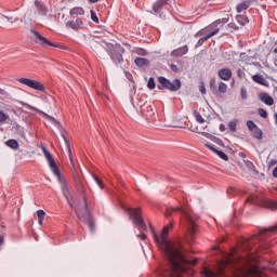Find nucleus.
Masks as SVG:
<instances>
[{
  "mask_svg": "<svg viewBox=\"0 0 277 277\" xmlns=\"http://www.w3.org/2000/svg\"><path fill=\"white\" fill-rule=\"evenodd\" d=\"M150 230L155 243L164 252L169 261V265L160 269V277H184L185 272H187L185 265H189V262L185 260V255H183L182 251L183 247L180 242H171L168 240L170 226H164L160 235H157L153 225H150Z\"/></svg>",
  "mask_w": 277,
  "mask_h": 277,
  "instance_id": "obj_1",
  "label": "nucleus"
},
{
  "mask_svg": "<svg viewBox=\"0 0 277 277\" xmlns=\"http://www.w3.org/2000/svg\"><path fill=\"white\" fill-rule=\"evenodd\" d=\"M230 271L232 277H261L259 266L252 263V258L239 255V250L233 249L229 253H223V259L216 264V272L203 268V277L224 276L226 271Z\"/></svg>",
  "mask_w": 277,
  "mask_h": 277,
  "instance_id": "obj_2",
  "label": "nucleus"
},
{
  "mask_svg": "<svg viewBox=\"0 0 277 277\" xmlns=\"http://www.w3.org/2000/svg\"><path fill=\"white\" fill-rule=\"evenodd\" d=\"M272 235H277V224L267 228H263L260 230L259 235L253 236L252 238H246L240 246V250L242 252H251L253 243H260L259 250H267V248H272L274 246L273 242H268L267 238L272 237Z\"/></svg>",
  "mask_w": 277,
  "mask_h": 277,
  "instance_id": "obj_3",
  "label": "nucleus"
},
{
  "mask_svg": "<svg viewBox=\"0 0 277 277\" xmlns=\"http://www.w3.org/2000/svg\"><path fill=\"white\" fill-rule=\"evenodd\" d=\"M198 215L194 213L193 210H182V224H186L188 236L190 237V241L196 239L195 235L198 233V225L196 221L198 220Z\"/></svg>",
  "mask_w": 277,
  "mask_h": 277,
  "instance_id": "obj_4",
  "label": "nucleus"
},
{
  "mask_svg": "<svg viewBox=\"0 0 277 277\" xmlns=\"http://www.w3.org/2000/svg\"><path fill=\"white\" fill-rule=\"evenodd\" d=\"M172 0H157L153 5V12L160 18H166L168 12H170V5Z\"/></svg>",
  "mask_w": 277,
  "mask_h": 277,
  "instance_id": "obj_5",
  "label": "nucleus"
},
{
  "mask_svg": "<svg viewBox=\"0 0 277 277\" xmlns=\"http://www.w3.org/2000/svg\"><path fill=\"white\" fill-rule=\"evenodd\" d=\"M220 21H215L212 24L208 25L203 29L199 30L195 38H200L202 36H207L210 40V38H213V36H217L220 34V29H222V25H220Z\"/></svg>",
  "mask_w": 277,
  "mask_h": 277,
  "instance_id": "obj_6",
  "label": "nucleus"
},
{
  "mask_svg": "<svg viewBox=\"0 0 277 277\" xmlns=\"http://www.w3.org/2000/svg\"><path fill=\"white\" fill-rule=\"evenodd\" d=\"M158 90H169L170 92H179L181 80L174 79L172 82L166 77H158Z\"/></svg>",
  "mask_w": 277,
  "mask_h": 277,
  "instance_id": "obj_7",
  "label": "nucleus"
},
{
  "mask_svg": "<svg viewBox=\"0 0 277 277\" xmlns=\"http://www.w3.org/2000/svg\"><path fill=\"white\" fill-rule=\"evenodd\" d=\"M76 215L81 222H84V224H87L89 230H91L92 233L96 230V227L94 226V220L92 219V212H90L89 209H77Z\"/></svg>",
  "mask_w": 277,
  "mask_h": 277,
  "instance_id": "obj_8",
  "label": "nucleus"
},
{
  "mask_svg": "<svg viewBox=\"0 0 277 277\" xmlns=\"http://www.w3.org/2000/svg\"><path fill=\"white\" fill-rule=\"evenodd\" d=\"M127 213L133 224L137 225L140 230H146V222H144V217L142 216V210L140 209H128Z\"/></svg>",
  "mask_w": 277,
  "mask_h": 277,
  "instance_id": "obj_9",
  "label": "nucleus"
},
{
  "mask_svg": "<svg viewBox=\"0 0 277 277\" xmlns=\"http://www.w3.org/2000/svg\"><path fill=\"white\" fill-rule=\"evenodd\" d=\"M108 48L106 49L108 55H110V58L113 62L116 64H122V53H124V48L120 45H107Z\"/></svg>",
  "mask_w": 277,
  "mask_h": 277,
  "instance_id": "obj_10",
  "label": "nucleus"
},
{
  "mask_svg": "<svg viewBox=\"0 0 277 277\" xmlns=\"http://www.w3.org/2000/svg\"><path fill=\"white\" fill-rule=\"evenodd\" d=\"M30 34H32L31 40H34V42H36V44H40L41 47H54L55 49L61 48L60 44H55V43L49 41V39H47L44 36H42L36 29H30Z\"/></svg>",
  "mask_w": 277,
  "mask_h": 277,
  "instance_id": "obj_11",
  "label": "nucleus"
},
{
  "mask_svg": "<svg viewBox=\"0 0 277 277\" xmlns=\"http://www.w3.org/2000/svg\"><path fill=\"white\" fill-rule=\"evenodd\" d=\"M17 81L18 83H22L23 85H27L32 90H38L39 92H47V88H44V84H42L40 81L31 80L29 78H19Z\"/></svg>",
  "mask_w": 277,
  "mask_h": 277,
  "instance_id": "obj_12",
  "label": "nucleus"
},
{
  "mask_svg": "<svg viewBox=\"0 0 277 277\" xmlns=\"http://www.w3.org/2000/svg\"><path fill=\"white\" fill-rule=\"evenodd\" d=\"M55 176L58 179L63 195L66 197L67 200H70V198H72V188L68 185L66 177L62 176L61 172H58V174H55Z\"/></svg>",
  "mask_w": 277,
  "mask_h": 277,
  "instance_id": "obj_13",
  "label": "nucleus"
},
{
  "mask_svg": "<svg viewBox=\"0 0 277 277\" xmlns=\"http://www.w3.org/2000/svg\"><path fill=\"white\" fill-rule=\"evenodd\" d=\"M41 150L53 172V174H60V169H57V164L55 163V159H53V155H51V153L49 150H47V147L42 146Z\"/></svg>",
  "mask_w": 277,
  "mask_h": 277,
  "instance_id": "obj_14",
  "label": "nucleus"
},
{
  "mask_svg": "<svg viewBox=\"0 0 277 277\" xmlns=\"http://www.w3.org/2000/svg\"><path fill=\"white\" fill-rule=\"evenodd\" d=\"M67 29H74V31H79L83 27V19L81 17H76L66 23Z\"/></svg>",
  "mask_w": 277,
  "mask_h": 277,
  "instance_id": "obj_15",
  "label": "nucleus"
},
{
  "mask_svg": "<svg viewBox=\"0 0 277 277\" xmlns=\"http://www.w3.org/2000/svg\"><path fill=\"white\" fill-rule=\"evenodd\" d=\"M253 3H256V0H243L242 2L237 4L236 12H238V14H241V12L252 6Z\"/></svg>",
  "mask_w": 277,
  "mask_h": 277,
  "instance_id": "obj_16",
  "label": "nucleus"
},
{
  "mask_svg": "<svg viewBox=\"0 0 277 277\" xmlns=\"http://www.w3.org/2000/svg\"><path fill=\"white\" fill-rule=\"evenodd\" d=\"M217 75L220 79H223V81H230L233 77V71L228 68H223L217 71Z\"/></svg>",
  "mask_w": 277,
  "mask_h": 277,
  "instance_id": "obj_17",
  "label": "nucleus"
},
{
  "mask_svg": "<svg viewBox=\"0 0 277 277\" xmlns=\"http://www.w3.org/2000/svg\"><path fill=\"white\" fill-rule=\"evenodd\" d=\"M189 47L184 45L181 48H177L171 52L172 57H183V55H186L188 53Z\"/></svg>",
  "mask_w": 277,
  "mask_h": 277,
  "instance_id": "obj_18",
  "label": "nucleus"
},
{
  "mask_svg": "<svg viewBox=\"0 0 277 277\" xmlns=\"http://www.w3.org/2000/svg\"><path fill=\"white\" fill-rule=\"evenodd\" d=\"M35 6H36V9L38 11V14H40V16H47V14H49V8H47L44 5V3L36 0L35 1Z\"/></svg>",
  "mask_w": 277,
  "mask_h": 277,
  "instance_id": "obj_19",
  "label": "nucleus"
},
{
  "mask_svg": "<svg viewBox=\"0 0 277 277\" xmlns=\"http://www.w3.org/2000/svg\"><path fill=\"white\" fill-rule=\"evenodd\" d=\"M259 98L262 101V103H265V105H274V97L269 96L267 93H260Z\"/></svg>",
  "mask_w": 277,
  "mask_h": 277,
  "instance_id": "obj_20",
  "label": "nucleus"
},
{
  "mask_svg": "<svg viewBox=\"0 0 277 277\" xmlns=\"http://www.w3.org/2000/svg\"><path fill=\"white\" fill-rule=\"evenodd\" d=\"M70 16H72V18H79V16H83V14H85V11L83 10V8H74L70 10L69 12Z\"/></svg>",
  "mask_w": 277,
  "mask_h": 277,
  "instance_id": "obj_21",
  "label": "nucleus"
},
{
  "mask_svg": "<svg viewBox=\"0 0 277 277\" xmlns=\"http://www.w3.org/2000/svg\"><path fill=\"white\" fill-rule=\"evenodd\" d=\"M236 21L237 23H239V25H241L242 27H246V25H248L250 23V19L248 18V15L246 14H239L236 16Z\"/></svg>",
  "mask_w": 277,
  "mask_h": 277,
  "instance_id": "obj_22",
  "label": "nucleus"
},
{
  "mask_svg": "<svg viewBox=\"0 0 277 277\" xmlns=\"http://www.w3.org/2000/svg\"><path fill=\"white\" fill-rule=\"evenodd\" d=\"M140 111L141 114H144V116H153L154 114L153 106L146 104L140 106Z\"/></svg>",
  "mask_w": 277,
  "mask_h": 277,
  "instance_id": "obj_23",
  "label": "nucleus"
},
{
  "mask_svg": "<svg viewBox=\"0 0 277 277\" xmlns=\"http://www.w3.org/2000/svg\"><path fill=\"white\" fill-rule=\"evenodd\" d=\"M65 140V144L68 150V155H69V161L71 163V168L75 170V160H72V150L70 149V141H68V138L66 136H64Z\"/></svg>",
  "mask_w": 277,
  "mask_h": 277,
  "instance_id": "obj_24",
  "label": "nucleus"
},
{
  "mask_svg": "<svg viewBox=\"0 0 277 277\" xmlns=\"http://www.w3.org/2000/svg\"><path fill=\"white\" fill-rule=\"evenodd\" d=\"M252 79L255 83H259L260 85H267V80H265V77L262 75H254L252 76Z\"/></svg>",
  "mask_w": 277,
  "mask_h": 277,
  "instance_id": "obj_25",
  "label": "nucleus"
},
{
  "mask_svg": "<svg viewBox=\"0 0 277 277\" xmlns=\"http://www.w3.org/2000/svg\"><path fill=\"white\" fill-rule=\"evenodd\" d=\"M5 146L12 148L13 150H18V141L11 138L5 142Z\"/></svg>",
  "mask_w": 277,
  "mask_h": 277,
  "instance_id": "obj_26",
  "label": "nucleus"
},
{
  "mask_svg": "<svg viewBox=\"0 0 277 277\" xmlns=\"http://www.w3.org/2000/svg\"><path fill=\"white\" fill-rule=\"evenodd\" d=\"M253 137H255V140H263V130L260 129L259 127L254 128L251 131Z\"/></svg>",
  "mask_w": 277,
  "mask_h": 277,
  "instance_id": "obj_27",
  "label": "nucleus"
},
{
  "mask_svg": "<svg viewBox=\"0 0 277 277\" xmlns=\"http://www.w3.org/2000/svg\"><path fill=\"white\" fill-rule=\"evenodd\" d=\"M237 124H239V120L234 119L232 121L228 122V129L229 131H232V133H237Z\"/></svg>",
  "mask_w": 277,
  "mask_h": 277,
  "instance_id": "obj_28",
  "label": "nucleus"
},
{
  "mask_svg": "<svg viewBox=\"0 0 277 277\" xmlns=\"http://www.w3.org/2000/svg\"><path fill=\"white\" fill-rule=\"evenodd\" d=\"M37 216H38V222H39L40 226H42V224L44 222V217H47V212H44L43 210H38Z\"/></svg>",
  "mask_w": 277,
  "mask_h": 277,
  "instance_id": "obj_29",
  "label": "nucleus"
},
{
  "mask_svg": "<svg viewBox=\"0 0 277 277\" xmlns=\"http://www.w3.org/2000/svg\"><path fill=\"white\" fill-rule=\"evenodd\" d=\"M10 120V115L4 113L3 110H0V124H5Z\"/></svg>",
  "mask_w": 277,
  "mask_h": 277,
  "instance_id": "obj_30",
  "label": "nucleus"
},
{
  "mask_svg": "<svg viewBox=\"0 0 277 277\" xmlns=\"http://www.w3.org/2000/svg\"><path fill=\"white\" fill-rule=\"evenodd\" d=\"M135 64H136V66H148V60H146V58H142V57H137V58H135Z\"/></svg>",
  "mask_w": 277,
  "mask_h": 277,
  "instance_id": "obj_31",
  "label": "nucleus"
},
{
  "mask_svg": "<svg viewBox=\"0 0 277 277\" xmlns=\"http://www.w3.org/2000/svg\"><path fill=\"white\" fill-rule=\"evenodd\" d=\"M193 115H194V118L199 122V124H203L205 118H202V115H200L198 110H195Z\"/></svg>",
  "mask_w": 277,
  "mask_h": 277,
  "instance_id": "obj_32",
  "label": "nucleus"
},
{
  "mask_svg": "<svg viewBox=\"0 0 277 277\" xmlns=\"http://www.w3.org/2000/svg\"><path fill=\"white\" fill-rule=\"evenodd\" d=\"M219 92H221V94H226V92H228V85L224 82H220Z\"/></svg>",
  "mask_w": 277,
  "mask_h": 277,
  "instance_id": "obj_33",
  "label": "nucleus"
},
{
  "mask_svg": "<svg viewBox=\"0 0 277 277\" xmlns=\"http://www.w3.org/2000/svg\"><path fill=\"white\" fill-rule=\"evenodd\" d=\"M207 40H209L207 35H203V37H201L197 43H196V49L202 47V44H205V42H207Z\"/></svg>",
  "mask_w": 277,
  "mask_h": 277,
  "instance_id": "obj_34",
  "label": "nucleus"
},
{
  "mask_svg": "<svg viewBox=\"0 0 277 277\" xmlns=\"http://www.w3.org/2000/svg\"><path fill=\"white\" fill-rule=\"evenodd\" d=\"M240 96H241L242 101H246L248 98V89H246V87L241 88Z\"/></svg>",
  "mask_w": 277,
  "mask_h": 277,
  "instance_id": "obj_35",
  "label": "nucleus"
},
{
  "mask_svg": "<svg viewBox=\"0 0 277 277\" xmlns=\"http://www.w3.org/2000/svg\"><path fill=\"white\" fill-rule=\"evenodd\" d=\"M247 127H248L249 131H254V129H256V127H259V126H256V123H254V121L248 120Z\"/></svg>",
  "mask_w": 277,
  "mask_h": 277,
  "instance_id": "obj_36",
  "label": "nucleus"
},
{
  "mask_svg": "<svg viewBox=\"0 0 277 277\" xmlns=\"http://www.w3.org/2000/svg\"><path fill=\"white\" fill-rule=\"evenodd\" d=\"M210 90H211L212 92H217V85L215 84V78H212V79L210 80Z\"/></svg>",
  "mask_w": 277,
  "mask_h": 277,
  "instance_id": "obj_37",
  "label": "nucleus"
},
{
  "mask_svg": "<svg viewBox=\"0 0 277 277\" xmlns=\"http://www.w3.org/2000/svg\"><path fill=\"white\" fill-rule=\"evenodd\" d=\"M156 85L157 84L155 83V78H149L147 88H149V90H155Z\"/></svg>",
  "mask_w": 277,
  "mask_h": 277,
  "instance_id": "obj_38",
  "label": "nucleus"
},
{
  "mask_svg": "<svg viewBox=\"0 0 277 277\" xmlns=\"http://www.w3.org/2000/svg\"><path fill=\"white\" fill-rule=\"evenodd\" d=\"M223 161H228V156L224 151L217 150L216 154Z\"/></svg>",
  "mask_w": 277,
  "mask_h": 277,
  "instance_id": "obj_39",
  "label": "nucleus"
},
{
  "mask_svg": "<svg viewBox=\"0 0 277 277\" xmlns=\"http://www.w3.org/2000/svg\"><path fill=\"white\" fill-rule=\"evenodd\" d=\"M91 19L93 23H98V16L96 15V12L94 10H91Z\"/></svg>",
  "mask_w": 277,
  "mask_h": 277,
  "instance_id": "obj_40",
  "label": "nucleus"
},
{
  "mask_svg": "<svg viewBox=\"0 0 277 277\" xmlns=\"http://www.w3.org/2000/svg\"><path fill=\"white\" fill-rule=\"evenodd\" d=\"M259 116H261V118H267V110L260 108L258 110Z\"/></svg>",
  "mask_w": 277,
  "mask_h": 277,
  "instance_id": "obj_41",
  "label": "nucleus"
},
{
  "mask_svg": "<svg viewBox=\"0 0 277 277\" xmlns=\"http://www.w3.org/2000/svg\"><path fill=\"white\" fill-rule=\"evenodd\" d=\"M205 146H206L207 148H209V150H212V153H215V154H216L217 148H215L214 145H211V143H206Z\"/></svg>",
  "mask_w": 277,
  "mask_h": 277,
  "instance_id": "obj_42",
  "label": "nucleus"
},
{
  "mask_svg": "<svg viewBox=\"0 0 277 277\" xmlns=\"http://www.w3.org/2000/svg\"><path fill=\"white\" fill-rule=\"evenodd\" d=\"M237 77L239 79H243L246 77V72L241 68H239L237 69Z\"/></svg>",
  "mask_w": 277,
  "mask_h": 277,
  "instance_id": "obj_43",
  "label": "nucleus"
},
{
  "mask_svg": "<svg viewBox=\"0 0 277 277\" xmlns=\"http://www.w3.org/2000/svg\"><path fill=\"white\" fill-rule=\"evenodd\" d=\"M227 27H229V29H234V31H239V26L235 23H229Z\"/></svg>",
  "mask_w": 277,
  "mask_h": 277,
  "instance_id": "obj_44",
  "label": "nucleus"
},
{
  "mask_svg": "<svg viewBox=\"0 0 277 277\" xmlns=\"http://www.w3.org/2000/svg\"><path fill=\"white\" fill-rule=\"evenodd\" d=\"M119 205H120L121 209H134L133 207L124 205V201H122V200H119Z\"/></svg>",
  "mask_w": 277,
  "mask_h": 277,
  "instance_id": "obj_45",
  "label": "nucleus"
},
{
  "mask_svg": "<svg viewBox=\"0 0 277 277\" xmlns=\"http://www.w3.org/2000/svg\"><path fill=\"white\" fill-rule=\"evenodd\" d=\"M199 91L201 92V94H207V88H205V83L201 82Z\"/></svg>",
  "mask_w": 277,
  "mask_h": 277,
  "instance_id": "obj_46",
  "label": "nucleus"
},
{
  "mask_svg": "<svg viewBox=\"0 0 277 277\" xmlns=\"http://www.w3.org/2000/svg\"><path fill=\"white\" fill-rule=\"evenodd\" d=\"M216 21H220V25L224 27V25H226V23L228 22V17H223L222 19H216Z\"/></svg>",
  "mask_w": 277,
  "mask_h": 277,
  "instance_id": "obj_47",
  "label": "nucleus"
},
{
  "mask_svg": "<svg viewBox=\"0 0 277 277\" xmlns=\"http://www.w3.org/2000/svg\"><path fill=\"white\" fill-rule=\"evenodd\" d=\"M170 68H171V70H172V72H179V67H177L176 65L171 64V65H170Z\"/></svg>",
  "mask_w": 277,
  "mask_h": 277,
  "instance_id": "obj_48",
  "label": "nucleus"
},
{
  "mask_svg": "<svg viewBox=\"0 0 277 277\" xmlns=\"http://www.w3.org/2000/svg\"><path fill=\"white\" fill-rule=\"evenodd\" d=\"M24 107H27L28 109H30L31 111H36V108H34V106L29 105V104H23Z\"/></svg>",
  "mask_w": 277,
  "mask_h": 277,
  "instance_id": "obj_49",
  "label": "nucleus"
},
{
  "mask_svg": "<svg viewBox=\"0 0 277 277\" xmlns=\"http://www.w3.org/2000/svg\"><path fill=\"white\" fill-rule=\"evenodd\" d=\"M138 237H140V239H142V241H145V240H146V234L141 233V234L138 235Z\"/></svg>",
  "mask_w": 277,
  "mask_h": 277,
  "instance_id": "obj_50",
  "label": "nucleus"
},
{
  "mask_svg": "<svg viewBox=\"0 0 277 277\" xmlns=\"http://www.w3.org/2000/svg\"><path fill=\"white\" fill-rule=\"evenodd\" d=\"M220 131L222 132L226 131V126H224V123L220 124Z\"/></svg>",
  "mask_w": 277,
  "mask_h": 277,
  "instance_id": "obj_51",
  "label": "nucleus"
},
{
  "mask_svg": "<svg viewBox=\"0 0 277 277\" xmlns=\"http://www.w3.org/2000/svg\"><path fill=\"white\" fill-rule=\"evenodd\" d=\"M240 60L241 62H246V53H240Z\"/></svg>",
  "mask_w": 277,
  "mask_h": 277,
  "instance_id": "obj_52",
  "label": "nucleus"
},
{
  "mask_svg": "<svg viewBox=\"0 0 277 277\" xmlns=\"http://www.w3.org/2000/svg\"><path fill=\"white\" fill-rule=\"evenodd\" d=\"M92 177H93V180L95 181V183L98 182V181H101V179H98V177L96 176V174H94V173H92Z\"/></svg>",
  "mask_w": 277,
  "mask_h": 277,
  "instance_id": "obj_53",
  "label": "nucleus"
},
{
  "mask_svg": "<svg viewBox=\"0 0 277 277\" xmlns=\"http://www.w3.org/2000/svg\"><path fill=\"white\" fill-rule=\"evenodd\" d=\"M273 176H275V179H277V167L273 170Z\"/></svg>",
  "mask_w": 277,
  "mask_h": 277,
  "instance_id": "obj_54",
  "label": "nucleus"
},
{
  "mask_svg": "<svg viewBox=\"0 0 277 277\" xmlns=\"http://www.w3.org/2000/svg\"><path fill=\"white\" fill-rule=\"evenodd\" d=\"M97 185H98V187H100L101 189H104V188H105V185H103V182H100Z\"/></svg>",
  "mask_w": 277,
  "mask_h": 277,
  "instance_id": "obj_55",
  "label": "nucleus"
},
{
  "mask_svg": "<svg viewBox=\"0 0 277 277\" xmlns=\"http://www.w3.org/2000/svg\"><path fill=\"white\" fill-rule=\"evenodd\" d=\"M127 79H133V76L131 74H126Z\"/></svg>",
  "mask_w": 277,
  "mask_h": 277,
  "instance_id": "obj_56",
  "label": "nucleus"
},
{
  "mask_svg": "<svg viewBox=\"0 0 277 277\" xmlns=\"http://www.w3.org/2000/svg\"><path fill=\"white\" fill-rule=\"evenodd\" d=\"M247 202H254V199H253L252 197H249V198L247 199Z\"/></svg>",
  "mask_w": 277,
  "mask_h": 277,
  "instance_id": "obj_57",
  "label": "nucleus"
},
{
  "mask_svg": "<svg viewBox=\"0 0 277 277\" xmlns=\"http://www.w3.org/2000/svg\"><path fill=\"white\" fill-rule=\"evenodd\" d=\"M172 212H170V210H168L166 213H164V215L167 216V217H170V214H171Z\"/></svg>",
  "mask_w": 277,
  "mask_h": 277,
  "instance_id": "obj_58",
  "label": "nucleus"
},
{
  "mask_svg": "<svg viewBox=\"0 0 277 277\" xmlns=\"http://www.w3.org/2000/svg\"><path fill=\"white\" fill-rule=\"evenodd\" d=\"M0 246H3V236H0Z\"/></svg>",
  "mask_w": 277,
  "mask_h": 277,
  "instance_id": "obj_59",
  "label": "nucleus"
},
{
  "mask_svg": "<svg viewBox=\"0 0 277 277\" xmlns=\"http://www.w3.org/2000/svg\"><path fill=\"white\" fill-rule=\"evenodd\" d=\"M100 0H89L90 3H98Z\"/></svg>",
  "mask_w": 277,
  "mask_h": 277,
  "instance_id": "obj_60",
  "label": "nucleus"
},
{
  "mask_svg": "<svg viewBox=\"0 0 277 277\" xmlns=\"http://www.w3.org/2000/svg\"><path fill=\"white\" fill-rule=\"evenodd\" d=\"M194 133H198V128L192 129Z\"/></svg>",
  "mask_w": 277,
  "mask_h": 277,
  "instance_id": "obj_61",
  "label": "nucleus"
},
{
  "mask_svg": "<svg viewBox=\"0 0 277 277\" xmlns=\"http://www.w3.org/2000/svg\"><path fill=\"white\" fill-rule=\"evenodd\" d=\"M196 263H198V260H195L192 265H196Z\"/></svg>",
  "mask_w": 277,
  "mask_h": 277,
  "instance_id": "obj_62",
  "label": "nucleus"
},
{
  "mask_svg": "<svg viewBox=\"0 0 277 277\" xmlns=\"http://www.w3.org/2000/svg\"><path fill=\"white\" fill-rule=\"evenodd\" d=\"M4 109L10 110V106L5 105Z\"/></svg>",
  "mask_w": 277,
  "mask_h": 277,
  "instance_id": "obj_63",
  "label": "nucleus"
},
{
  "mask_svg": "<svg viewBox=\"0 0 277 277\" xmlns=\"http://www.w3.org/2000/svg\"><path fill=\"white\" fill-rule=\"evenodd\" d=\"M274 53H277V48H275Z\"/></svg>",
  "mask_w": 277,
  "mask_h": 277,
  "instance_id": "obj_64",
  "label": "nucleus"
}]
</instances>
